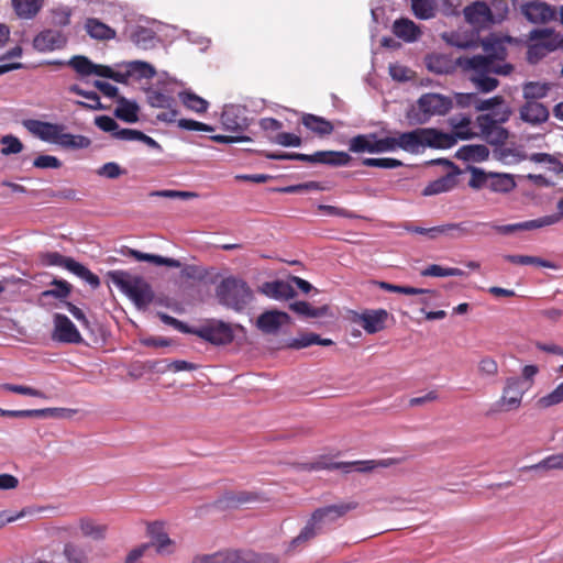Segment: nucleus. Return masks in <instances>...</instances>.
<instances>
[{
	"mask_svg": "<svg viewBox=\"0 0 563 563\" xmlns=\"http://www.w3.org/2000/svg\"><path fill=\"white\" fill-rule=\"evenodd\" d=\"M421 276L424 277H448V276H463L464 272L455 267H442L437 264L429 265L421 271Z\"/></svg>",
	"mask_w": 563,
	"mask_h": 563,
	"instance_id": "obj_54",
	"label": "nucleus"
},
{
	"mask_svg": "<svg viewBox=\"0 0 563 563\" xmlns=\"http://www.w3.org/2000/svg\"><path fill=\"white\" fill-rule=\"evenodd\" d=\"M553 471V470H563V453L552 454L537 464L523 466L521 471Z\"/></svg>",
	"mask_w": 563,
	"mask_h": 563,
	"instance_id": "obj_47",
	"label": "nucleus"
},
{
	"mask_svg": "<svg viewBox=\"0 0 563 563\" xmlns=\"http://www.w3.org/2000/svg\"><path fill=\"white\" fill-rule=\"evenodd\" d=\"M393 33L405 42H413L419 37L420 30L413 21L401 18L394 22Z\"/></svg>",
	"mask_w": 563,
	"mask_h": 563,
	"instance_id": "obj_33",
	"label": "nucleus"
},
{
	"mask_svg": "<svg viewBox=\"0 0 563 563\" xmlns=\"http://www.w3.org/2000/svg\"><path fill=\"white\" fill-rule=\"evenodd\" d=\"M1 388L4 390L14 393V394L38 397V398H46V395L43 391L32 388V387H29V386L15 385V384H3L1 386Z\"/></svg>",
	"mask_w": 563,
	"mask_h": 563,
	"instance_id": "obj_62",
	"label": "nucleus"
},
{
	"mask_svg": "<svg viewBox=\"0 0 563 563\" xmlns=\"http://www.w3.org/2000/svg\"><path fill=\"white\" fill-rule=\"evenodd\" d=\"M398 147L417 153L420 147L430 146L435 148H450L455 144L453 136L430 128H418L416 130L399 133L397 136Z\"/></svg>",
	"mask_w": 563,
	"mask_h": 563,
	"instance_id": "obj_1",
	"label": "nucleus"
},
{
	"mask_svg": "<svg viewBox=\"0 0 563 563\" xmlns=\"http://www.w3.org/2000/svg\"><path fill=\"white\" fill-rule=\"evenodd\" d=\"M388 316L385 309L366 310L360 316V322L367 333L373 334L385 329Z\"/></svg>",
	"mask_w": 563,
	"mask_h": 563,
	"instance_id": "obj_28",
	"label": "nucleus"
},
{
	"mask_svg": "<svg viewBox=\"0 0 563 563\" xmlns=\"http://www.w3.org/2000/svg\"><path fill=\"white\" fill-rule=\"evenodd\" d=\"M376 133L358 134L350 140L349 150L353 153H375Z\"/></svg>",
	"mask_w": 563,
	"mask_h": 563,
	"instance_id": "obj_41",
	"label": "nucleus"
},
{
	"mask_svg": "<svg viewBox=\"0 0 563 563\" xmlns=\"http://www.w3.org/2000/svg\"><path fill=\"white\" fill-rule=\"evenodd\" d=\"M476 123L479 128L483 139H485V141L489 144L501 145L507 141L509 136L508 130L501 125L495 124V122L490 119V114L478 115L476 118Z\"/></svg>",
	"mask_w": 563,
	"mask_h": 563,
	"instance_id": "obj_14",
	"label": "nucleus"
},
{
	"mask_svg": "<svg viewBox=\"0 0 563 563\" xmlns=\"http://www.w3.org/2000/svg\"><path fill=\"white\" fill-rule=\"evenodd\" d=\"M489 151L486 145H464L456 152V157L467 162H483L488 158Z\"/></svg>",
	"mask_w": 563,
	"mask_h": 563,
	"instance_id": "obj_37",
	"label": "nucleus"
},
{
	"mask_svg": "<svg viewBox=\"0 0 563 563\" xmlns=\"http://www.w3.org/2000/svg\"><path fill=\"white\" fill-rule=\"evenodd\" d=\"M68 65L80 76L97 75L104 78L112 76V68L106 65L93 64L88 57L76 55L70 58Z\"/></svg>",
	"mask_w": 563,
	"mask_h": 563,
	"instance_id": "obj_20",
	"label": "nucleus"
},
{
	"mask_svg": "<svg viewBox=\"0 0 563 563\" xmlns=\"http://www.w3.org/2000/svg\"><path fill=\"white\" fill-rule=\"evenodd\" d=\"M320 525L317 521H314L311 516L307 525L300 531V533L296 538H294L289 543V551H292L300 544L313 539L317 536V528Z\"/></svg>",
	"mask_w": 563,
	"mask_h": 563,
	"instance_id": "obj_53",
	"label": "nucleus"
},
{
	"mask_svg": "<svg viewBox=\"0 0 563 563\" xmlns=\"http://www.w3.org/2000/svg\"><path fill=\"white\" fill-rule=\"evenodd\" d=\"M307 163L322 164L329 166H346L352 161L350 154L339 151H318L313 154H307Z\"/></svg>",
	"mask_w": 563,
	"mask_h": 563,
	"instance_id": "obj_25",
	"label": "nucleus"
},
{
	"mask_svg": "<svg viewBox=\"0 0 563 563\" xmlns=\"http://www.w3.org/2000/svg\"><path fill=\"white\" fill-rule=\"evenodd\" d=\"M79 528L84 537L92 540H103L108 531L107 525L98 523L91 518H81Z\"/></svg>",
	"mask_w": 563,
	"mask_h": 563,
	"instance_id": "obj_36",
	"label": "nucleus"
},
{
	"mask_svg": "<svg viewBox=\"0 0 563 563\" xmlns=\"http://www.w3.org/2000/svg\"><path fill=\"white\" fill-rule=\"evenodd\" d=\"M516 187V183L510 175L490 173L487 189L494 192H509Z\"/></svg>",
	"mask_w": 563,
	"mask_h": 563,
	"instance_id": "obj_44",
	"label": "nucleus"
},
{
	"mask_svg": "<svg viewBox=\"0 0 563 563\" xmlns=\"http://www.w3.org/2000/svg\"><path fill=\"white\" fill-rule=\"evenodd\" d=\"M1 143L3 145L1 148V154L3 155L18 154L23 150L22 142L13 135H4L1 139Z\"/></svg>",
	"mask_w": 563,
	"mask_h": 563,
	"instance_id": "obj_60",
	"label": "nucleus"
},
{
	"mask_svg": "<svg viewBox=\"0 0 563 563\" xmlns=\"http://www.w3.org/2000/svg\"><path fill=\"white\" fill-rule=\"evenodd\" d=\"M147 533L152 538V542L148 543L150 547L153 545L156 549V552L159 554L170 553L172 550L168 548L174 544L173 540L168 537V534L164 530V525L162 522H152L147 525Z\"/></svg>",
	"mask_w": 563,
	"mask_h": 563,
	"instance_id": "obj_29",
	"label": "nucleus"
},
{
	"mask_svg": "<svg viewBox=\"0 0 563 563\" xmlns=\"http://www.w3.org/2000/svg\"><path fill=\"white\" fill-rule=\"evenodd\" d=\"M66 38L58 31L45 30L35 36L33 46L38 52H51L65 46Z\"/></svg>",
	"mask_w": 563,
	"mask_h": 563,
	"instance_id": "obj_26",
	"label": "nucleus"
},
{
	"mask_svg": "<svg viewBox=\"0 0 563 563\" xmlns=\"http://www.w3.org/2000/svg\"><path fill=\"white\" fill-rule=\"evenodd\" d=\"M525 391L526 389L520 378L508 377L497 405L505 411L517 410L521 406Z\"/></svg>",
	"mask_w": 563,
	"mask_h": 563,
	"instance_id": "obj_10",
	"label": "nucleus"
},
{
	"mask_svg": "<svg viewBox=\"0 0 563 563\" xmlns=\"http://www.w3.org/2000/svg\"><path fill=\"white\" fill-rule=\"evenodd\" d=\"M125 67L130 68L131 76H135L139 79H152L156 75L154 66L143 60L129 62Z\"/></svg>",
	"mask_w": 563,
	"mask_h": 563,
	"instance_id": "obj_52",
	"label": "nucleus"
},
{
	"mask_svg": "<svg viewBox=\"0 0 563 563\" xmlns=\"http://www.w3.org/2000/svg\"><path fill=\"white\" fill-rule=\"evenodd\" d=\"M272 553H257L250 549H225L211 554H198L191 563H278Z\"/></svg>",
	"mask_w": 563,
	"mask_h": 563,
	"instance_id": "obj_3",
	"label": "nucleus"
},
{
	"mask_svg": "<svg viewBox=\"0 0 563 563\" xmlns=\"http://www.w3.org/2000/svg\"><path fill=\"white\" fill-rule=\"evenodd\" d=\"M488 225L489 222L462 221L459 223H445L432 227L429 231L435 233V239L439 235L460 239L471 235H488L489 232L485 230Z\"/></svg>",
	"mask_w": 563,
	"mask_h": 563,
	"instance_id": "obj_8",
	"label": "nucleus"
},
{
	"mask_svg": "<svg viewBox=\"0 0 563 563\" xmlns=\"http://www.w3.org/2000/svg\"><path fill=\"white\" fill-rule=\"evenodd\" d=\"M260 291L276 300L290 299L296 296V290L291 283L282 279L264 283Z\"/></svg>",
	"mask_w": 563,
	"mask_h": 563,
	"instance_id": "obj_27",
	"label": "nucleus"
},
{
	"mask_svg": "<svg viewBox=\"0 0 563 563\" xmlns=\"http://www.w3.org/2000/svg\"><path fill=\"white\" fill-rule=\"evenodd\" d=\"M23 125L30 133L37 136L42 141L55 143L59 136V132L65 130L63 124L44 122L40 120H25Z\"/></svg>",
	"mask_w": 563,
	"mask_h": 563,
	"instance_id": "obj_18",
	"label": "nucleus"
},
{
	"mask_svg": "<svg viewBox=\"0 0 563 563\" xmlns=\"http://www.w3.org/2000/svg\"><path fill=\"white\" fill-rule=\"evenodd\" d=\"M54 333L53 338L58 342L64 343H79L81 342V335L77 330L76 325L71 322V320L62 313H56L54 316Z\"/></svg>",
	"mask_w": 563,
	"mask_h": 563,
	"instance_id": "obj_17",
	"label": "nucleus"
},
{
	"mask_svg": "<svg viewBox=\"0 0 563 563\" xmlns=\"http://www.w3.org/2000/svg\"><path fill=\"white\" fill-rule=\"evenodd\" d=\"M465 20L475 26H486L495 23L490 8L484 1H475L464 9Z\"/></svg>",
	"mask_w": 563,
	"mask_h": 563,
	"instance_id": "obj_22",
	"label": "nucleus"
},
{
	"mask_svg": "<svg viewBox=\"0 0 563 563\" xmlns=\"http://www.w3.org/2000/svg\"><path fill=\"white\" fill-rule=\"evenodd\" d=\"M556 220H558V218H555V217H541V218L529 220V221L511 223V224H504V225L489 223V225L485 230L487 231L488 228H492L499 234L508 235V234H512L518 231H530V230H537V229H541L544 227L553 225V224H555Z\"/></svg>",
	"mask_w": 563,
	"mask_h": 563,
	"instance_id": "obj_16",
	"label": "nucleus"
},
{
	"mask_svg": "<svg viewBox=\"0 0 563 563\" xmlns=\"http://www.w3.org/2000/svg\"><path fill=\"white\" fill-rule=\"evenodd\" d=\"M155 38V32L143 26H137L130 34L131 42L141 49H150L154 47Z\"/></svg>",
	"mask_w": 563,
	"mask_h": 563,
	"instance_id": "obj_39",
	"label": "nucleus"
},
{
	"mask_svg": "<svg viewBox=\"0 0 563 563\" xmlns=\"http://www.w3.org/2000/svg\"><path fill=\"white\" fill-rule=\"evenodd\" d=\"M117 108L114 110V115L126 122V123H135L139 121V111L140 108L136 102L128 100L123 96H119L117 98Z\"/></svg>",
	"mask_w": 563,
	"mask_h": 563,
	"instance_id": "obj_31",
	"label": "nucleus"
},
{
	"mask_svg": "<svg viewBox=\"0 0 563 563\" xmlns=\"http://www.w3.org/2000/svg\"><path fill=\"white\" fill-rule=\"evenodd\" d=\"M263 498L255 492H227L218 503L223 507H239L245 504L262 501Z\"/></svg>",
	"mask_w": 563,
	"mask_h": 563,
	"instance_id": "obj_30",
	"label": "nucleus"
},
{
	"mask_svg": "<svg viewBox=\"0 0 563 563\" xmlns=\"http://www.w3.org/2000/svg\"><path fill=\"white\" fill-rule=\"evenodd\" d=\"M300 123L309 131L312 135L324 139L331 135L334 131V125L331 121L323 117H319L312 113H302Z\"/></svg>",
	"mask_w": 563,
	"mask_h": 563,
	"instance_id": "obj_24",
	"label": "nucleus"
},
{
	"mask_svg": "<svg viewBox=\"0 0 563 563\" xmlns=\"http://www.w3.org/2000/svg\"><path fill=\"white\" fill-rule=\"evenodd\" d=\"M312 344H319L323 346L333 345L334 342L331 339H322L319 334L313 332H302L287 343V347L294 350H300L308 347Z\"/></svg>",
	"mask_w": 563,
	"mask_h": 563,
	"instance_id": "obj_32",
	"label": "nucleus"
},
{
	"mask_svg": "<svg viewBox=\"0 0 563 563\" xmlns=\"http://www.w3.org/2000/svg\"><path fill=\"white\" fill-rule=\"evenodd\" d=\"M195 335L213 345H227L234 339L232 325L216 319L208 320L199 327Z\"/></svg>",
	"mask_w": 563,
	"mask_h": 563,
	"instance_id": "obj_9",
	"label": "nucleus"
},
{
	"mask_svg": "<svg viewBox=\"0 0 563 563\" xmlns=\"http://www.w3.org/2000/svg\"><path fill=\"white\" fill-rule=\"evenodd\" d=\"M420 111L417 121L426 123L433 115H444L453 107V101L450 97L440 93H424L417 101Z\"/></svg>",
	"mask_w": 563,
	"mask_h": 563,
	"instance_id": "obj_7",
	"label": "nucleus"
},
{
	"mask_svg": "<svg viewBox=\"0 0 563 563\" xmlns=\"http://www.w3.org/2000/svg\"><path fill=\"white\" fill-rule=\"evenodd\" d=\"M290 322V316L279 310H267L261 313L256 320V327L265 334H275L282 325Z\"/></svg>",
	"mask_w": 563,
	"mask_h": 563,
	"instance_id": "obj_19",
	"label": "nucleus"
},
{
	"mask_svg": "<svg viewBox=\"0 0 563 563\" xmlns=\"http://www.w3.org/2000/svg\"><path fill=\"white\" fill-rule=\"evenodd\" d=\"M555 45L550 43L547 44H533L528 48V60L530 63H537L540 58L545 56L547 53L553 51Z\"/></svg>",
	"mask_w": 563,
	"mask_h": 563,
	"instance_id": "obj_63",
	"label": "nucleus"
},
{
	"mask_svg": "<svg viewBox=\"0 0 563 563\" xmlns=\"http://www.w3.org/2000/svg\"><path fill=\"white\" fill-rule=\"evenodd\" d=\"M85 29L96 40L108 41L115 37L113 29L95 18L87 19Z\"/></svg>",
	"mask_w": 563,
	"mask_h": 563,
	"instance_id": "obj_35",
	"label": "nucleus"
},
{
	"mask_svg": "<svg viewBox=\"0 0 563 563\" xmlns=\"http://www.w3.org/2000/svg\"><path fill=\"white\" fill-rule=\"evenodd\" d=\"M63 555L67 563H89L87 551L73 542H68L64 545Z\"/></svg>",
	"mask_w": 563,
	"mask_h": 563,
	"instance_id": "obj_50",
	"label": "nucleus"
},
{
	"mask_svg": "<svg viewBox=\"0 0 563 563\" xmlns=\"http://www.w3.org/2000/svg\"><path fill=\"white\" fill-rule=\"evenodd\" d=\"M66 269H68L73 274L77 275L78 277L82 278L92 288H97L100 285V279H99V277L96 274H93L86 266H84L82 264L76 262L71 257H69V260H68V262L66 264Z\"/></svg>",
	"mask_w": 563,
	"mask_h": 563,
	"instance_id": "obj_42",
	"label": "nucleus"
},
{
	"mask_svg": "<svg viewBox=\"0 0 563 563\" xmlns=\"http://www.w3.org/2000/svg\"><path fill=\"white\" fill-rule=\"evenodd\" d=\"M43 5V0H12V7L19 18L32 19Z\"/></svg>",
	"mask_w": 563,
	"mask_h": 563,
	"instance_id": "obj_40",
	"label": "nucleus"
},
{
	"mask_svg": "<svg viewBox=\"0 0 563 563\" xmlns=\"http://www.w3.org/2000/svg\"><path fill=\"white\" fill-rule=\"evenodd\" d=\"M563 401V382L554 390L537 400L539 408L545 409Z\"/></svg>",
	"mask_w": 563,
	"mask_h": 563,
	"instance_id": "obj_57",
	"label": "nucleus"
},
{
	"mask_svg": "<svg viewBox=\"0 0 563 563\" xmlns=\"http://www.w3.org/2000/svg\"><path fill=\"white\" fill-rule=\"evenodd\" d=\"M449 123L452 126L451 136L456 141L468 140L475 135L471 129V118L468 115H453L449 119ZM450 135V133H448Z\"/></svg>",
	"mask_w": 563,
	"mask_h": 563,
	"instance_id": "obj_34",
	"label": "nucleus"
},
{
	"mask_svg": "<svg viewBox=\"0 0 563 563\" xmlns=\"http://www.w3.org/2000/svg\"><path fill=\"white\" fill-rule=\"evenodd\" d=\"M470 80L482 91L490 92L495 90L499 81L489 75H470Z\"/></svg>",
	"mask_w": 563,
	"mask_h": 563,
	"instance_id": "obj_58",
	"label": "nucleus"
},
{
	"mask_svg": "<svg viewBox=\"0 0 563 563\" xmlns=\"http://www.w3.org/2000/svg\"><path fill=\"white\" fill-rule=\"evenodd\" d=\"M178 97L183 104L191 111L205 113L208 110V101L191 91H180Z\"/></svg>",
	"mask_w": 563,
	"mask_h": 563,
	"instance_id": "obj_45",
	"label": "nucleus"
},
{
	"mask_svg": "<svg viewBox=\"0 0 563 563\" xmlns=\"http://www.w3.org/2000/svg\"><path fill=\"white\" fill-rule=\"evenodd\" d=\"M477 373L483 378H493L498 374V363L492 356H484L477 364Z\"/></svg>",
	"mask_w": 563,
	"mask_h": 563,
	"instance_id": "obj_56",
	"label": "nucleus"
},
{
	"mask_svg": "<svg viewBox=\"0 0 563 563\" xmlns=\"http://www.w3.org/2000/svg\"><path fill=\"white\" fill-rule=\"evenodd\" d=\"M521 14L533 24H545L554 19L553 7L542 1H530L520 5Z\"/></svg>",
	"mask_w": 563,
	"mask_h": 563,
	"instance_id": "obj_13",
	"label": "nucleus"
},
{
	"mask_svg": "<svg viewBox=\"0 0 563 563\" xmlns=\"http://www.w3.org/2000/svg\"><path fill=\"white\" fill-rule=\"evenodd\" d=\"M363 165L368 167H378V168H397L402 166V162L396 158L383 157V158H364Z\"/></svg>",
	"mask_w": 563,
	"mask_h": 563,
	"instance_id": "obj_59",
	"label": "nucleus"
},
{
	"mask_svg": "<svg viewBox=\"0 0 563 563\" xmlns=\"http://www.w3.org/2000/svg\"><path fill=\"white\" fill-rule=\"evenodd\" d=\"M289 309L305 318H319L328 312L327 306L314 308L307 301H295L289 305Z\"/></svg>",
	"mask_w": 563,
	"mask_h": 563,
	"instance_id": "obj_46",
	"label": "nucleus"
},
{
	"mask_svg": "<svg viewBox=\"0 0 563 563\" xmlns=\"http://www.w3.org/2000/svg\"><path fill=\"white\" fill-rule=\"evenodd\" d=\"M489 177L490 173H485L484 170L478 168H472L468 186L473 189L487 188Z\"/></svg>",
	"mask_w": 563,
	"mask_h": 563,
	"instance_id": "obj_61",
	"label": "nucleus"
},
{
	"mask_svg": "<svg viewBox=\"0 0 563 563\" xmlns=\"http://www.w3.org/2000/svg\"><path fill=\"white\" fill-rule=\"evenodd\" d=\"M95 124L102 130L103 132L111 133V136L114 137V134L117 133L119 129L118 122L109 117V115H99L95 118Z\"/></svg>",
	"mask_w": 563,
	"mask_h": 563,
	"instance_id": "obj_64",
	"label": "nucleus"
},
{
	"mask_svg": "<svg viewBox=\"0 0 563 563\" xmlns=\"http://www.w3.org/2000/svg\"><path fill=\"white\" fill-rule=\"evenodd\" d=\"M399 463L397 459H383V460H366V461H353V462H331L319 460L312 463L302 465L303 470L307 471H319V470H341L343 473H369L377 467H389Z\"/></svg>",
	"mask_w": 563,
	"mask_h": 563,
	"instance_id": "obj_5",
	"label": "nucleus"
},
{
	"mask_svg": "<svg viewBox=\"0 0 563 563\" xmlns=\"http://www.w3.org/2000/svg\"><path fill=\"white\" fill-rule=\"evenodd\" d=\"M505 260L509 263L517 265H537L540 267L552 268L555 269L556 265L553 262L543 260L538 256L530 255H506Z\"/></svg>",
	"mask_w": 563,
	"mask_h": 563,
	"instance_id": "obj_51",
	"label": "nucleus"
},
{
	"mask_svg": "<svg viewBox=\"0 0 563 563\" xmlns=\"http://www.w3.org/2000/svg\"><path fill=\"white\" fill-rule=\"evenodd\" d=\"M358 504L356 501L341 503L320 507L312 512V519L320 526L331 523L344 517L349 511L356 509Z\"/></svg>",
	"mask_w": 563,
	"mask_h": 563,
	"instance_id": "obj_15",
	"label": "nucleus"
},
{
	"mask_svg": "<svg viewBox=\"0 0 563 563\" xmlns=\"http://www.w3.org/2000/svg\"><path fill=\"white\" fill-rule=\"evenodd\" d=\"M56 144L66 150H82L91 145V140L85 135H74L59 132Z\"/></svg>",
	"mask_w": 563,
	"mask_h": 563,
	"instance_id": "obj_38",
	"label": "nucleus"
},
{
	"mask_svg": "<svg viewBox=\"0 0 563 563\" xmlns=\"http://www.w3.org/2000/svg\"><path fill=\"white\" fill-rule=\"evenodd\" d=\"M147 102L153 108L165 109L164 112L157 114V119L164 122H174L178 117V111L175 108L176 101L172 96L165 95L155 89H148Z\"/></svg>",
	"mask_w": 563,
	"mask_h": 563,
	"instance_id": "obj_12",
	"label": "nucleus"
},
{
	"mask_svg": "<svg viewBox=\"0 0 563 563\" xmlns=\"http://www.w3.org/2000/svg\"><path fill=\"white\" fill-rule=\"evenodd\" d=\"M69 91L74 92L78 96L86 98V100H91L93 103H86L84 101H76L78 106L89 110H103L104 106L100 102V98L95 91H86L81 89L78 85H73L69 87Z\"/></svg>",
	"mask_w": 563,
	"mask_h": 563,
	"instance_id": "obj_49",
	"label": "nucleus"
},
{
	"mask_svg": "<svg viewBox=\"0 0 563 563\" xmlns=\"http://www.w3.org/2000/svg\"><path fill=\"white\" fill-rule=\"evenodd\" d=\"M221 123L227 131L242 133L249 126L244 110L238 106L224 107L221 114Z\"/></svg>",
	"mask_w": 563,
	"mask_h": 563,
	"instance_id": "obj_21",
	"label": "nucleus"
},
{
	"mask_svg": "<svg viewBox=\"0 0 563 563\" xmlns=\"http://www.w3.org/2000/svg\"><path fill=\"white\" fill-rule=\"evenodd\" d=\"M519 118L523 122L537 126L548 121L549 110L538 101H528L520 107Z\"/></svg>",
	"mask_w": 563,
	"mask_h": 563,
	"instance_id": "obj_23",
	"label": "nucleus"
},
{
	"mask_svg": "<svg viewBox=\"0 0 563 563\" xmlns=\"http://www.w3.org/2000/svg\"><path fill=\"white\" fill-rule=\"evenodd\" d=\"M52 286H54V288L44 290L42 292V297H54L58 299H65L69 296L71 291V285L66 280L54 279L52 282Z\"/></svg>",
	"mask_w": 563,
	"mask_h": 563,
	"instance_id": "obj_55",
	"label": "nucleus"
},
{
	"mask_svg": "<svg viewBox=\"0 0 563 563\" xmlns=\"http://www.w3.org/2000/svg\"><path fill=\"white\" fill-rule=\"evenodd\" d=\"M456 65L470 75H508L512 70L511 65L497 66L493 56L484 55L461 56L456 59Z\"/></svg>",
	"mask_w": 563,
	"mask_h": 563,
	"instance_id": "obj_6",
	"label": "nucleus"
},
{
	"mask_svg": "<svg viewBox=\"0 0 563 563\" xmlns=\"http://www.w3.org/2000/svg\"><path fill=\"white\" fill-rule=\"evenodd\" d=\"M109 277L137 308H146L152 303L154 292L151 285L144 278L140 276H132L124 271L110 272Z\"/></svg>",
	"mask_w": 563,
	"mask_h": 563,
	"instance_id": "obj_2",
	"label": "nucleus"
},
{
	"mask_svg": "<svg viewBox=\"0 0 563 563\" xmlns=\"http://www.w3.org/2000/svg\"><path fill=\"white\" fill-rule=\"evenodd\" d=\"M550 88V84L547 82L528 81L522 87V95L526 102L537 101L547 97Z\"/></svg>",
	"mask_w": 563,
	"mask_h": 563,
	"instance_id": "obj_43",
	"label": "nucleus"
},
{
	"mask_svg": "<svg viewBox=\"0 0 563 563\" xmlns=\"http://www.w3.org/2000/svg\"><path fill=\"white\" fill-rule=\"evenodd\" d=\"M437 163L445 164L451 170L424 187L422 195L426 197L448 192L457 185V176L460 175L457 167L444 159H439Z\"/></svg>",
	"mask_w": 563,
	"mask_h": 563,
	"instance_id": "obj_11",
	"label": "nucleus"
},
{
	"mask_svg": "<svg viewBox=\"0 0 563 563\" xmlns=\"http://www.w3.org/2000/svg\"><path fill=\"white\" fill-rule=\"evenodd\" d=\"M411 10L416 18L429 20L435 14L437 3L434 0H411Z\"/></svg>",
	"mask_w": 563,
	"mask_h": 563,
	"instance_id": "obj_48",
	"label": "nucleus"
},
{
	"mask_svg": "<svg viewBox=\"0 0 563 563\" xmlns=\"http://www.w3.org/2000/svg\"><path fill=\"white\" fill-rule=\"evenodd\" d=\"M216 295L221 305L236 311L243 310L253 299V291L247 283L233 276L221 280Z\"/></svg>",
	"mask_w": 563,
	"mask_h": 563,
	"instance_id": "obj_4",
	"label": "nucleus"
}]
</instances>
